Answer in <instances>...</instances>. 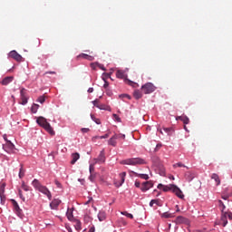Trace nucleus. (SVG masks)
<instances>
[{"instance_id": "2", "label": "nucleus", "mask_w": 232, "mask_h": 232, "mask_svg": "<svg viewBox=\"0 0 232 232\" xmlns=\"http://www.w3.org/2000/svg\"><path fill=\"white\" fill-rule=\"evenodd\" d=\"M121 164L125 166H140L146 164V160L142 158H130L121 161Z\"/></svg>"}, {"instance_id": "27", "label": "nucleus", "mask_w": 232, "mask_h": 232, "mask_svg": "<svg viewBox=\"0 0 232 232\" xmlns=\"http://www.w3.org/2000/svg\"><path fill=\"white\" fill-rule=\"evenodd\" d=\"M218 202V207H219L221 213L226 212V205L224 204V201L219 199Z\"/></svg>"}, {"instance_id": "35", "label": "nucleus", "mask_w": 232, "mask_h": 232, "mask_svg": "<svg viewBox=\"0 0 232 232\" xmlns=\"http://www.w3.org/2000/svg\"><path fill=\"white\" fill-rule=\"evenodd\" d=\"M173 168H186L187 169H189V167L184 165L182 162H178L174 164Z\"/></svg>"}, {"instance_id": "21", "label": "nucleus", "mask_w": 232, "mask_h": 232, "mask_svg": "<svg viewBox=\"0 0 232 232\" xmlns=\"http://www.w3.org/2000/svg\"><path fill=\"white\" fill-rule=\"evenodd\" d=\"M79 159H81V155L79 154V152L72 153L71 164H75V162H77Z\"/></svg>"}, {"instance_id": "46", "label": "nucleus", "mask_w": 232, "mask_h": 232, "mask_svg": "<svg viewBox=\"0 0 232 232\" xmlns=\"http://www.w3.org/2000/svg\"><path fill=\"white\" fill-rule=\"evenodd\" d=\"M54 184L59 189H63V184H61L59 180L55 179Z\"/></svg>"}, {"instance_id": "10", "label": "nucleus", "mask_w": 232, "mask_h": 232, "mask_svg": "<svg viewBox=\"0 0 232 232\" xmlns=\"http://www.w3.org/2000/svg\"><path fill=\"white\" fill-rule=\"evenodd\" d=\"M3 150H5L6 153H14V150H15V145L12 141H7L3 144Z\"/></svg>"}, {"instance_id": "12", "label": "nucleus", "mask_w": 232, "mask_h": 232, "mask_svg": "<svg viewBox=\"0 0 232 232\" xmlns=\"http://www.w3.org/2000/svg\"><path fill=\"white\" fill-rule=\"evenodd\" d=\"M38 191L40 193H43V195H45V197H47L48 200H52V192L50 191V189L47 188L46 186L42 185Z\"/></svg>"}, {"instance_id": "45", "label": "nucleus", "mask_w": 232, "mask_h": 232, "mask_svg": "<svg viewBox=\"0 0 232 232\" xmlns=\"http://www.w3.org/2000/svg\"><path fill=\"white\" fill-rule=\"evenodd\" d=\"M22 188L24 189V191L30 190V187L28 185H25L24 182L22 183Z\"/></svg>"}, {"instance_id": "1", "label": "nucleus", "mask_w": 232, "mask_h": 232, "mask_svg": "<svg viewBox=\"0 0 232 232\" xmlns=\"http://www.w3.org/2000/svg\"><path fill=\"white\" fill-rule=\"evenodd\" d=\"M36 123L38 126H41V128H44L47 133H50V135H55V131L52 128V125H50V122L46 120V118L40 116L36 118Z\"/></svg>"}, {"instance_id": "57", "label": "nucleus", "mask_w": 232, "mask_h": 232, "mask_svg": "<svg viewBox=\"0 0 232 232\" xmlns=\"http://www.w3.org/2000/svg\"><path fill=\"white\" fill-rule=\"evenodd\" d=\"M88 131H90L89 128H82V133H88Z\"/></svg>"}, {"instance_id": "13", "label": "nucleus", "mask_w": 232, "mask_h": 232, "mask_svg": "<svg viewBox=\"0 0 232 232\" xmlns=\"http://www.w3.org/2000/svg\"><path fill=\"white\" fill-rule=\"evenodd\" d=\"M117 79H123L124 81H129V82H133L131 80H128V74L124 70H118L116 72Z\"/></svg>"}, {"instance_id": "16", "label": "nucleus", "mask_w": 232, "mask_h": 232, "mask_svg": "<svg viewBox=\"0 0 232 232\" xmlns=\"http://www.w3.org/2000/svg\"><path fill=\"white\" fill-rule=\"evenodd\" d=\"M13 81H14V76H7L1 81V84L2 86H8V84H10V82H12Z\"/></svg>"}, {"instance_id": "43", "label": "nucleus", "mask_w": 232, "mask_h": 232, "mask_svg": "<svg viewBox=\"0 0 232 232\" xmlns=\"http://www.w3.org/2000/svg\"><path fill=\"white\" fill-rule=\"evenodd\" d=\"M139 177L143 180H148L150 179V176L148 174H139Z\"/></svg>"}, {"instance_id": "47", "label": "nucleus", "mask_w": 232, "mask_h": 232, "mask_svg": "<svg viewBox=\"0 0 232 232\" xmlns=\"http://www.w3.org/2000/svg\"><path fill=\"white\" fill-rule=\"evenodd\" d=\"M97 66L100 68V70H102V72H106V67H104V64L98 63Z\"/></svg>"}, {"instance_id": "5", "label": "nucleus", "mask_w": 232, "mask_h": 232, "mask_svg": "<svg viewBox=\"0 0 232 232\" xmlns=\"http://www.w3.org/2000/svg\"><path fill=\"white\" fill-rule=\"evenodd\" d=\"M227 219L232 220V212L231 211L221 212L220 221L223 227H226V226H227Z\"/></svg>"}, {"instance_id": "48", "label": "nucleus", "mask_w": 232, "mask_h": 232, "mask_svg": "<svg viewBox=\"0 0 232 232\" xmlns=\"http://www.w3.org/2000/svg\"><path fill=\"white\" fill-rule=\"evenodd\" d=\"M102 75H104L106 79H111V72H103Z\"/></svg>"}, {"instance_id": "32", "label": "nucleus", "mask_w": 232, "mask_h": 232, "mask_svg": "<svg viewBox=\"0 0 232 232\" xmlns=\"http://www.w3.org/2000/svg\"><path fill=\"white\" fill-rule=\"evenodd\" d=\"M37 110H39V104L34 103L31 107L32 113H37Z\"/></svg>"}, {"instance_id": "33", "label": "nucleus", "mask_w": 232, "mask_h": 232, "mask_svg": "<svg viewBox=\"0 0 232 232\" xmlns=\"http://www.w3.org/2000/svg\"><path fill=\"white\" fill-rule=\"evenodd\" d=\"M108 144H109V146H112L113 148H115V146H117V140H114L113 138H111L108 140Z\"/></svg>"}, {"instance_id": "58", "label": "nucleus", "mask_w": 232, "mask_h": 232, "mask_svg": "<svg viewBox=\"0 0 232 232\" xmlns=\"http://www.w3.org/2000/svg\"><path fill=\"white\" fill-rule=\"evenodd\" d=\"M109 86H110V82H104L103 88H104L105 90H108V87H109Z\"/></svg>"}, {"instance_id": "26", "label": "nucleus", "mask_w": 232, "mask_h": 232, "mask_svg": "<svg viewBox=\"0 0 232 232\" xmlns=\"http://www.w3.org/2000/svg\"><path fill=\"white\" fill-rule=\"evenodd\" d=\"M133 95L137 101H139V99H142V92L140 90L134 91Z\"/></svg>"}, {"instance_id": "8", "label": "nucleus", "mask_w": 232, "mask_h": 232, "mask_svg": "<svg viewBox=\"0 0 232 232\" xmlns=\"http://www.w3.org/2000/svg\"><path fill=\"white\" fill-rule=\"evenodd\" d=\"M7 57L14 59L17 63H22V61H23V56L21 54H19V53H17V51H15V50L9 52L7 54Z\"/></svg>"}, {"instance_id": "53", "label": "nucleus", "mask_w": 232, "mask_h": 232, "mask_svg": "<svg viewBox=\"0 0 232 232\" xmlns=\"http://www.w3.org/2000/svg\"><path fill=\"white\" fill-rule=\"evenodd\" d=\"M170 217H171V214H169L168 212L163 213V218H169Z\"/></svg>"}, {"instance_id": "17", "label": "nucleus", "mask_w": 232, "mask_h": 232, "mask_svg": "<svg viewBox=\"0 0 232 232\" xmlns=\"http://www.w3.org/2000/svg\"><path fill=\"white\" fill-rule=\"evenodd\" d=\"M60 205H61V200L58 198H55L50 203V208L51 209H57V208H59Z\"/></svg>"}, {"instance_id": "18", "label": "nucleus", "mask_w": 232, "mask_h": 232, "mask_svg": "<svg viewBox=\"0 0 232 232\" xmlns=\"http://www.w3.org/2000/svg\"><path fill=\"white\" fill-rule=\"evenodd\" d=\"M188 222H189V220L182 216H178L176 218V224H188Z\"/></svg>"}, {"instance_id": "64", "label": "nucleus", "mask_w": 232, "mask_h": 232, "mask_svg": "<svg viewBox=\"0 0 232 232\" xmlns=\"http://www.w3.org/2000/svg\"><path fill=\"white\" fill-rule=\"evenodd\" d=\"M3 137H4V140L5 142L10 141V140H8V138H6V134H5Z\"/></svg>"}, {"instance_id": "15", "label": "nucleus", "mask_w": 232, "mask_h": 232, "mask_svg": "<svg viewBox=\"0 0 232 232\" xmlns=\"http://www.w3.org/2000/svg\"><path fill=\"white\" fill-rule=\"evenodd\" d=\"M196 174L192 171H187L185 172V179L187 182H192V180L195 179Z\"/></svg>"}, {"instance_id": "11", "label": "nucleus", "mask_w": 232, "mask_h": 232, "mask_svg": "<svg viewBox=\"0 0 232 232\" xmlns=\"http://www.w3.org/2000/svg\"><path fill=\"white\" fill-rule=\"evenodd\" d=\"M151 188H153V181H144L141 184L140 191H142V193H146V191H150Z\"/></svg>"}, {"instance_id": "36", "label": "nucleus", "mask_w": 232, "mask_h": 232, "mask_svg": "<svg viewBox=\"0 0 232 232\" xmlns=\"http://www.w3.org/2000/svg\"><path fill=\"white\" fill-rule=\"evenodd\" d=\"M153 204H156V206H160V202L159 201V199H151L150 202V207L153 208Z\"/></svg>"}, {"instance_id": "6", "label": "nucleus", "mask_w": 232, "mask_h": 232, "mask_svg": "<svg viewBox=\"0 0 232 232\" xmlns=\"http://www.w3.org/2000/svg\"><path fill=\"white\" fill-rule=\"evenodd\" d=\"M120 179H114L113 184L115 188L122 187V184L126 181V172H121L119 174Z\"/></svg>"}, {"instance_id": "56", "label": "nucleus", "mask_w": 232, "mask_h": 232, "mask_svg": "<svg viewBox=\"0 0 232 232\" xmlns=\"http://www.w3.org/2000/svg\"><path fill=\"white\" fill-rule=\"evenodd\" d=\"M111 138H113L114 140H117L120 138V134L115 133Z\"/></svg>"}, {"instance_id": "62", "label": "nucleus", "mask_w": 232, "mask_h": 232, "mask_svg": "<svg viewBox=\"0 0 232 232\" xmlns=\"http://www.w3.org/2000/svg\"><path fill=\"white\" fill-rule=\"evenodd\" d=\"M120 97H127V99H131V97H130V95L128 94H121L120 95Z\"/></svg>"}, {"instance_id": "30", "label": "nucleus", "mask_w": 232, "mask_h": 232, "mask_svg": "<svg viewBox=\"0 0 232 232\" xmlns=\"http://www.w3.org/2000/svg\"><path fill=\"white\" fill-rule=\"evenodd\" d=\"M0 204L2 206H5V204H6V195L0 194Z\"/></svg>"}, {"instance_id": "54", "label": "nucleus", "mask_w": 232, "mask_h": 232, "mask_svg": "<svg viewBox=\"0 0 232 232\" xmlns=\"http://www.w3.org/2000/svg\"><path fill=\"white\" fill-rule=\"evenodd\" d=\"M77 57H82V59H87V58H88V54H86V53H81V54H79Z\"/></svg>"}, {"instance_id": "39", "label": "nucleus", "mask_w": 232, "mask_h": 232, "mask_svg": "<svg viewBox=\"0 0 232 232\" xmlns=\"http://www.w3.org/2000/svg\"><path fill=\"white\" fill-rule=\"evenodd\" d=\"M18 196L23 202H26V198H24V196H23V190L18 189Z\"/></svg>"}, {"instance_id": "9", "label": "nucleus", "mask_w": 232, "mask_h": 232, "mask_svg": "<svg viewBox=\"0 0 232 232\" xmlns=\"http://www.w3.org/2000/svg\"><path fill=\"white\" fill-rule=\"evenodd\" d=\"M20 99L22 101L20 102L22 106H26V104H28V95H26V90L24 88L20 90Z\"/></svg>"}, {"instance_id": "34", "label": "nucleus", "mask_w": 232, "mask_h": 232, "mask_svg": "<svg viewBox=\"0 0 232 232\" xmlns=\"http://www.w3.org/2000/svg\"><path fill=\"white\" fill-rule=\"evenodd\" d=\"M6 183H0V195H5Z\"/></svg>"}, {"instance_id": "63", "label": "nucleus", "mask_w": 232, "mask_h": 232, "mask_svg": "<svg viewBox=\"0 0 232 232\" xmlns=\"http://www.w3.org/2000/svg\"><path fill=\"white\" fill-rule=\"evenodd\" d=\"M120 139H126V135L122 134V133H120Z\"/></svg>"}, {"instance_id": "40", "label": "nucleus", "mask_w": 232, "mask_h": 232, "mask_svg": "<svg viewBox=\"0 0 232 232\" xmlns=\"http://www.w3.org/2000/svg\"><path fill=\"white\" fill-rule=\"evenodd\" d=\"M94 166H95L94 161H93L92 164H90V166H89V171H90L91 174H92L95 171V167Z\"/></svg>"}, {"instance_id": "37", "label": "nucleus", "mask_w": 232, "mask_h": 232, "mask_svg": "<svg viewBox=\"0 0 232 232\" xmlns=\"http://www.w3.org/2000/svg\"><path fill=\"white\" fill-rule=\"evenodd\" d=\"M91 119L95 122V124H101V120L99 118H96L95 115L91 114Z\"/></svg>"}, {"instance_id": "60", "label": "nucleus", "mask_w": 232, "mask_h": 232, "mask_svg": "<svg viewBox=\"0 0 232 232\" xmlns=\"http://www.w3.org/2000/svg\"><path fill=\"white\" fill-rule=\"evenodd\" d=\"M157 188L158 189H164V185L162 183H160Z\"/></svg>"}, {"instance_id": "28", "label": "nucleus", "mask_w": 232, "mask_h": 232, "mask_svg": "<svg viewBox=\"0 0 232 232\" xmlns=\"http://www.w3.org/2000/svg\"><path fill=\"white\" fill-rule=\"evenodd\" d=\"M211 179L215 180L216 184L218 186L220 184V178L217 173H213Z\"/></svg>"}, {"instance_id": "55", "label": "nucleus", "mask_w": 232, "mask_h": 232, "mask_svg": "<svg viewBox=\"0 0 232 232\" xmlns=\"http://www.w3.org/2000/svg\"><path fill=\"white\" fill-rule=\"evenodd\" d=\"M108 137H110V134L106 133L104 135H102L99 137V139L102 140V139H108Z\"/></svg>"}, {"instance_id": "20", "label": "nucleus", "mask_w": 232, "mask_h": 232, "mask_svg": "<svg viewBox=\"0 0 232 232\" xmlns=\"http://www.w3.org/2000/svg\"><path fill=\"white\" fill-rule=\"evenodd\" d=\"M32 186L34 188V189H36L37 191H39L40 188L43 186V184H41V182L39 181V179H34L32 181Z\"/></svg>"}, {"instance_id": "24", "label": "nucleus", "mask_w": 232, "mask_h": 232, "mask_svg": "<svg viewBox=\"0 0 232 232\" xmlns=\"http://www.w3.org/2000/svg\"><path fill=\"white\" fill-rule=\"evenodd\" d=\"M175 187V184H169V185H163V188L162 191H164L165 193H167L168 191H173V188Z\"/></svg>"}, {"instance_id": "23", "label": "nucleus", "mask_w": 232, "mask_h": 232, "mask_svg": "<svg viewBox=\"0 0 232 232\" xmlns=\"http://www.w3.org/2000/svg\"><path fill=\"white\" fill-rule=\"evenodd\" d=\"M97 108L98 110H103L104 111H111V107L105 104H98Z\"/></svg>"}, {"instance_id": "4", "label": "nucleus", "mask_w": 232, "mask_h": 232, "mask_svg": "<svg viewBox=\"0 0 232 232\" xmlns=\"http://www.w3.org/2000/svg\"><path fill=\"white\" fill-rule=\"evenodd\" d=\"M141 90H143L145 95H150V93H153L157 90V87L152 82H147L141 86Z\"/></svg>"}, {"instance_id": "44", "label": "nucleus", "mask_w": 232, "mask_h": 232, "mask_svg": "<svg viewBox=\"0 0 232 232\" xmlns=\"http://www.w3.org/2000/svg\"><path fill=\"white\" fill-rule=\"evenodd\" d=\"M113 119L115 120L116 122H122V120H121V117L117 114H112Z\"/></svg>"}, {"instance_id": "31", "label": "nucleus", "mask_w": 232, "mask_h": 232, "mask_svg": "<svg viewBox=\"0 0 232 232\" xmlns=\"http://www.w3.org/2000/svg\"><path fill=\"white\" fill-rule=\"evenodd\" d=\"M121 215H123V217H127V218L133 219V214L129 213L128 211H121Z\"/></svg>"}, {"instance_id": "42", "label": "nucleus", "mask_w": 232, "mask_h": 232, "mask_svg": "<svg viewBox=\"0 0 232 232\" xmlns=\"http://www.w3.org/2000/svg\"><path fill=\"white\" fill-rule=\"evenodd\" d=\"M96 178H97V174L95 173L90 174L89 180H91L92 182H95Z\"/></svg>"}, {"instance_id": "29", "label": "nucleus", "mask_w": 232, "mask_h": 232, "mask_svg": "<svg viewBox=\"0 0 232 232\" xmlns=\"http://www.w3.org/2000/svg\"><path fill=\"white\" fill-rule=\"evenodd\" d=\"M82 224L81 223V220L76 219V223L74 225L76 231H81L82 229Z\"/></svg>"}, {"instance_id": "7", "label": "nucleus", "mask_w": 232, "mask_h": 232, "mask_svg": "<svg viewBox=\"0 0 232 232\" xmlns=\"http://www.w3.org/2000/svg\"><path fill=\"white\" fill-rule=\"evenodd\" d=\"M94 164H104L106 162V153L102 150L99 156L93 159Z\"/></svg>"}, {"instance_id": "61", "label": "nucleus", "mask_w": 232, "mask_h": 232, "mask_svg": "<svg viewBox=\"0 0 232 232\" xmlns=\"http://www.w3.org/2000/svg\"><path fill=\"white\" fill-rule=\"evenodd\" d=\"M87 92L88 93H93V87H90Z\"/></svg>"}, {"instance_id": "50", "label": "nucleus", "mask_w": 232, "mask_h": 232, "mask_svg": "<svg viewBox=\"0 0 232 232\" xmlns=\"http://www.w3.org/2000/svg\"><path fill=\"white\" fill-rule=\"evenodd\" d=\"M160 175L161 177H165V176H166V169H160Z\"/></svg>"}, {"instance_id": "22", "label": "nucleus", "mask_w": 232, "mask_h": 232, "mask_svg": "<svg viewBox=\"0 0 232 232\" xmlns=\"http://www.w3.org/2000/svg\"><path fill=\"white\" fill-rule=\"evenodd\" d=\"M98 220L100 222H104V220H106V212H104V210H101L98 213Z\"/></svg>"}, {"instance_id": "41", "label": "nucleus", "mask_w": 232, "mask_h": 232, "mask_svg": "<svg viewBox=\"0 0 232 232\" xmlns=\"http://www.w3.org/2000/svg\"><path fill=\"white\" fill-rule=\"evenodd\" d=\"M45 101H46V98L44 96H40L37 99V102H40V104H44Z\"/></svg>"}, {"instance_id": "52", "label": "nucleus", "mask_w": 232, "mask_h": 232, "mask_svg": "<svg viewBox=\"0 0 232 232\" xmlns=\"http://www.w3.org/2000/svg\"><path fill=\"white\" fill-rule=\"evenodd\" d=\"M92 103L93 104V106H95V108H97V106H99V100H94L92 102Z\"/></svg>"}, {"instance_id": "49", "label": "nucleus", "mask_w": 232, "mask_h": 232, "mask_svg": "<svg viewBox=\"0 0 232 232\" xmlns=\"http://www.w3.org/2000/svg\"><path fill=\"white\" fill-rule=\"evenodd\" d=\"M97 64H98V63L96 62V63H91V68H92V70H97Z\"/></svg>"}, {"instance_id": "14", "label": "nucleus", "mask_w": 232, "mask_h": 232, "mask_svg": "<svg viewBox=\"0 0 232 232\" xmlns=\"http://www.w3.org/2000/svg\"><path fill=\"white\" fill-rule=\"evenodd\" d=\"M172 193H175L179 198H184V193H182V190L177 185H174Z\"/></svg>"}, {"instance_id": "38", "label": "nucleus", "mask_w": 232, "mask_h": 232, "mask_svg": "<svg viewBox=\"0 0 232 232\" xmlns=\"http://www.w3.org/2000/svg\"><path fill=\"white\" fill-rule=\"evenodd\" d=\"M18 177L19 179H23V177H24V169H23V165H21V168L19 169Z\"/></svg>"}, {"instance_id": "19", "label": "nucleus", "mask_w": 232, "mask_h": 232, "mask_svg": "<svg viewBox=\"0 0 232 232\" xmlns=\"http://www.w3.org/2000/svg\"><path fill=\"white\" fill-rule=\"evenodd\" d=\"M66 217L70 222H73V208H67Z\"/></svg>"}, {"instance_id": "51", "label": "nucleus", "mask_w": 232, "mask_h": 232, "mask_svg": "<svg viewBox=\"0 0 232 232\" xmlns=\"http://www.w3.org/2000/svg\"><path fill=\"white\" fill-rule=\"evenodd\" d=\"M95 60V57L88 54L87 58H86V61H94Z\"/></svg>"}, {"instance_id": "3", "label": "nucleus", "mask_w": 232, "mask_h": 232, "mask_svg": "<svg viewBox=\"0 0 232 232\" xmlns=\"http://www.w3.org/2000/svg\"><path fill=\"white\" fill-rule=\"evenodd\" d=\"M11 202L13 204V210L17 216L18 218H21V220L24 219V213H23V209L21 207H19V203L15 199H11Z\"/></svg>"}, {"instance_id": "25", "label": "nucleus", "mask_w": 232, "mask_h": 232, "mask_svg": "<svg viewBox=\"0 0 232 232\" xmlns=\"http://www.w3.org/2000/svg\"><path fill=\"white\" fill-rule=\"evenodd\" d=\"M182 121L183 124H189V118H188V116H179L177 118V121Z\"/></svg>"}, {"instance_id": "59", "label": "nucleus", "mask_w": 232, "mask_h": 232, "mask_svg": "<svg viewBox=\"0 0 232 232\" xmlns=\"http://www.w3.org/2000/svg\"><path fill=\"white\" fill-rule=\"evenodd\" d=\"M134 186L135 188H140V181H135Z\"/></svg>"}]
</instances>
